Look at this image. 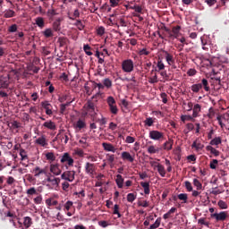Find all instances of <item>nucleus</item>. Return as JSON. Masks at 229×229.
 <instances>
[{
    "instance_id": "24",
    "label": "nucleus",
    "mask_w": 229,
    "mask_h": 229,
    "mask_svg": "<svg viewBox=\"0 0 229 229\" xmlns=\"http://www.w3.org/2000/svg\"><path fill=\"white\" fill-rule=\"evenodd\" d=\"M61 22H62V19L58 18L56 19L54 23H53V29L55 31H60L61 30Z\"/></svg>"
},
{
    "instance_id": "42",
    "label": "nucleus",
    "mask_w": 229,
    "mask_h": 229,
    "mask_svg": "<svg viewBox=\"0 0 229 229\" xmlns=\"http://www.w3.org/2000/svg\"><path fill=\"white\" fill-rule=\"evenodd\" d=\"M42 34L46 38H50V37H53V30L51 29H46Z\"/></svg>"
},
{
    "instance_id": "22",
    "label": "nucleus",
    "mask_w": 229,
    "mask_h": 229,
    "mask_svg": "<svg viewBox=\"0 0 229 229\" xmlns=\"http://www.w3.org/2000/svg\"><path fill=\"white\" fill-rule=\"evenodd\" d=\"M199 112H201V106L199 104H196L193 106V113L192 115L193 117H199Z\"/></svg>"
},
{
    "instance_id": "23",
    "label": "nucleus",
    "mask_w": 229,
    "mask_h": 229,
    "mask_svg": "<svg viewBox=\"0 0 229 229\" xmlns=\"http://www.w3.org/2000/svg\"><path fill=\"white\" fill-rule=\"evenodd\" d=\"M33 225V220L30 216L23 217V225L25 228H30Z\"/></svg>"
},
{
    "instance_id": "63",
    "label": "nucleus",
    "mask_w": 229,
    "mask_h": 229,
    "mask_svg": "<svg viewBox=\"0 0 229 229\" xmlns=\"http://www.w3.org/2000/svg\"><path fill=\"white\" fill-rule=\"evenodd\" d=\"M72 205H74L72 201L71 200L66 201L64 204L65 210H68V211L71 210V208L72 207Z\"/></svg>"
},
{
    "instance_id": "33",
    "label": "nucleus",
    "mask_w": 229,
    "mask_h": 229,
    "mask_svg": "<svg viewBox=\"0 0 229 229\" xmlns=\"http://www.w3.org/2000/svg\"><path fill=\"white\" fill-rule=\"evenodd\" d=\"M143 123H144L145 126L151 127L153 124H155V118L148 117L145 119V121Z\"/></svg>"
},
{
    "instance_id": "21",
    "label": "nucleus",
    "mask_w": 229,
    "mask_h": 229,
    "mask_svg": "<svg viewBox=\"0 0 229 229\" xmlns=\"http://www.w3.org/2000/svg\"><path fill=\"white\" fill-rule=\"evenodd\" d=\"M116 185L119 189H123V185H124V179L123 178V175L121 174H117L116 175Z\"/></svg>"
},
{
    "instance_id": "49",
    "label": "nucleus",
    "mask_w": 229,
    "mask_h": 229,
    "mask_svg": "<svg viewBox=\"0 0 229 229\" xmlns=\"http://www.w3.org/2000/svg\"><path fill=\"white\" fill-rule=\"evenodd\" d=\"M106 160L109 164H114L115 162V155L114 154H106Z\"/></svg>"
},
{
    "instance_id": "41",
    "label": "nucleus",
    "mask_w": 229,
    "mask_h": 229,
    "mask_svg": "<svg viewBox=\"0 0 229 229\" xmlns=\"http://www.w3.org/2000/svg\"><path fill=\"white\" fill-rule=\"evenodd\" d=\"M47 160H50V162H55L56 160V157L55 156V153L48 152L46 154Z\"/></svg>"
},
{
    "instance_id": "56",
    "label": "nucleus",
    "mask_w": 229,
    "mask_h": 229,
    "mask_svg": "<svg viewBox=\"0 0 229 229\" xmlns=\"http://www.w3.org/2000/svg\"><path fill=\"white\" fill-rule=\"evenodd\" d=\"M217 205H218V207H219L220 208H222V209H226V208H228V204H226V202H225V200H219V201L217 202Z\"/></svg>"
},
{
    "instance_id": "40",
    "label": "nucleus",
    "mask_w": 229,
    "mask_h": 229,
    "mask_svg": "<svg viewBox=\"0 0 229 229\" xmlns=\"http://www.w3.org/2000/svg\"><path fill=\"white\" fill-rule=\"evenodd\" d=\"M178 199H180L181 201H183V203H187V199H189V195H187V193H180L177 196Z\"/></svg>"
},
{
    "instance_id": "64",
    "label": "nucleus",
    "mask_w": 229,
    "mask_h": 229,
    "mask_svg": "<svg viewBox=\"0 0 229 229\" xmlns=\"http://www.w3.org/2000/svg\"><path fill=\"white\" fill-rule=\"evenodd\" d=\"M47 15L50 18L55 17V15H56V11H55V9H48Z\"/></svg>"
},
{
    "instance_id": "17",
    "label": "nucleus",
    "mask_w": 229,
    "mask_h": 229,
    "mask_svg": "<svg viewBox=\"0 0 229 229\" xmlns=\"http://www.w3.org/2000/svg\"><path fill=\"white\" fill-rule=\"evenodd\" d=\"M87 126V123H85V121L79 119L74 124H73V128L75 130H83V128H85Z\"/></svg>"
},
{
    "instance_id": "59",
    "label": "nucleus",
    "mask_w": 229,
    "mask_h": 229,
    "mask_svg": "<svg viewBox=\"0 0 229 229\" xmlns=\"http://www.w3.org/2000/svg\"><path fill=\"white\" fill-rule=\"evenodd\" d=\"M42 195H38L36 198H34L33 201L35 205H41L42 204Z\"/></svg>"
},
{
    "instance_id": "36",
    "label": "nucleus",
    "mask_w": 229,
    "mask_h": 229,
    "mask_svg": "<svg viewBox=\"0 0 229 229\" xmlns=\"http://www.w3.org/2000/svg\"><path fill=\"white\" fill-rule=\"evenodd\" d=\"M194 119H196V117L192 115H187V114H182L181 115V121H182V123H185V121H194Z\"/></svg>"
},
{
    "instance_id": "57",
    "label": "nucleus",
    "mask_w": 229,
    "mask_h": 229,
    "mask_svg": "<svg viewBox=\"0 0 229 229\" xmlns=\"http://www.w3.org/2000/svg\"><path fill=\"white\" fill-rule=\"evenodd\" d=\"M136 196H135V194H133V193H129L128 195H127V201H129V203H133V201H135V199H136Z\"/></svg>"
},
{
    "instance_id": "16",
    "label": "nucleus",
    "mask_w": 229,
    "mask_h": 229,
    "mask_svg": "<svg viewBox=\"0 0 229 229\" xmlns=\"http://www.w3.org/2000/svg\"><path fill=\"white\" fill-rule=\"evenodd\" d=\"M122 159L123 160H128V162H134L135 157H133V156H131V154H130V152L128 151H123L121 154Z\"/></svg>"
},
{
    "instance_id": "19",
    "label": "nucleus",
    "mask_w": 229,
    "mask_h": 229,
    "mask_svg": "<svg viewBox=\"0 0 229 229\" xmlns=\"http://www.w3.org/2000/svg\"><path fill=\"white\" fill-rule=\"evenodd\" d=\"M165 61L168 64V65H174V57L173 55L169 54V52L165 51Z\"/></svg>"
},
{
    "instance_id": "2",
    "label": "nucleus",
    "mask_w": 229,
    "mask_h": 229,
    "mask_svg": "<svg viewBox=\"0 0 229 229\" xmlns=\"http://www.w3.org/2000/svg\"><path fill=\"white\" fill-rule=\"evenodd\" d=\"M203 87L206 92L210 90V87H208V81H207V79H202V83L193 84L191 86V90L192 92L198 93L199 90H201V89H203Z\"/></svg>"
},
{
    "instance_id": "58",
    "label": "nucleus",
    "mask_w": 229,
    "mask_h": 229,
    "mask_svg": "<svg viewBox=\"0 0 229 229\" xmlns=\"http://www.w3.org/2000/svg\"><path fill=\"white\" fill-rule=\"evenodd\" d=\"M179 42H181V45H178L177 49H179V51H182V49H183V45L186 44V43H185V42H186L185 38H181L179 39Z\"/></svg>"
},
{
    "instance_id": "45",
    "label": "nucleus",
    "mask_w": 229,
    "mask_h": 229,
    "mask_svg": "<svg viewBox=\"0 0 229 229\" xmlns=\"http://www.w3.org/2000/svg\"><path fill=\"white\" fill-rule=\"evenodd\" d=\"M109 110L113 115H117L119 109L117 108V104H114L109 107Z\"/></svg>"
},
{
    "instance_id": "39",
    "label": "nucleus",
    "mask_w": 229,
    "mask_h": 229,
    "mask_svg": "<svg viewBox=\"0 0 229 229\" xmlns=\"http://www.w3.org/2000/svg\"><path fill=\"white\" fill-rule=\"evenodd\" d=\"M140 185H141V187H143L145 194H149V192H150L149 182H141Z\"/></svg>"
},
{
    "instance_id": "43",
    "label": "nucleus",
    "mask_w": 229,
    "mask_h": 229,
    "mask_svg": "<svg viewBox=\"0 0 229 229\" xmlns=\"http://www.w3.org/2000/svg\"><path fill=\"white\" fill-rule=\"evenodd\" d=\"M71 182H69V181H64L63 182H62V189H63V191H64L65 192H67L68 191H69V187H71Z\"/></svg>"
},
{
    "instance_id": "14",
    "label": "nucleus",
    "mask_w": 229,
    "mask_h": 229,
    "mask_svg": "<svg viewBox=\"0 0 229 229\" xmlns=\"http://www.w3.org/2000/svg\"><path fill=\"white\" fill-rule=\"evenodd\" d=\"M102 148H104V151H108L110 153H115L117 151V148L112 143H102Z\"/></svg>"
},
{
    "instance_id": "61",
    "label": "nucleus",
    "mask_w": 229,
    "mask_h": 229,
    "mask_svg": "<svg viewBox=\"0 0 229 229\" xmlns=\"http://www.w3.org/2000/svg\"><path fill=\"white\" fill-rule=\"evenodd\" d=\"M60 137L62 142H64V144H67L69 142V136L67 135V133L61 134Z\"/></svg>"
},
{
    "instance_id": "11",
    "label": "nucleus",
    "mask_w": 229,
    "mask_h": 229,
    "mask_svg": "<svg viewBox=\"0 0 229 229\" xmlns=\"http://www.w3.org/2000/svg\"><path fill=\"white\" fill-rule=\"evenodd\" d=\"M151 165H156L160 176L162 178H165V168L160 163H157L156 161H154V162H151Z\"/></svg>"
},
{
    "instance_id": "31",
    "label": "nucleus",
    "mask_w": 229,
    "mask_h": 229,
    "mask_svg": "<svg viewBox=\"0 0 229 229\" xmlns=\"http://www.w3.org/2000/svg\"><path fill=\"white\" fill-rule=\"evenodd\" d=\"M198 224L203 226H207V228H210V222H207L205 217H201L198 220Z\"/></svg>"
},
{
    "instance_id": "13",
    "label": "nucleus",
    "mask_w": 229,
    "mask_h": 229,
    "mask_svg": "<svg viewBox=\"0 0 229 229\" xmlns=\"http://www.w3.org/2000/svg\"><path fill=\"white\" fill-rule=\"evenodd\" d=\"M35 144L41 146V148H46L47 146V139H46V135H41L35 140Z\"/></svg>"
},
{
    "instance_id": "53",
    "label": "nucleus",
    "mask_w": 229,
    "mask_h": 229,
    "mask_svg": "<svg viewBox=\"0 0 229 229\" xmlns=\"http://www.w3.org/2000/svg\"><path fill=\"white\" fill-rule=\"evenodd\" d=\"M103 85L104 87H106V89H110V87H112V81L108 78L104 79Z\"/></svg>"
},
{
    "instance_id": "51",
    "label": "nucleus",
    "mask_w": 229,
    "mask_h": 229,
    "mask_svg": "<svg viewBox=\"0 0 229 229\" xmlns=\"http://www.w3.org/2000/svg\"><path fill=\"white\" fill-rule=\"evenodd\" d=\"M106 101H107V105H108L109 108H110V106H114V105L116 104L115 98H114V97H112V96L108 97Z\"/></svg>"
},
{
    "instance_id": "28",
    "label": "nucleus",
    "mask_w": 229,
    "mask_h": 229,
    "mask_svg": "<svg viewBox=\"0 0 229 229\" xmlns=\"http://www.w3.org/2000/svg\"><path fill=\"white\" fill-rule=\"evenodd\" d=\"M193 185L197 189V191H203V184L198 179H193Z\"/></svg>"
},
{
    "instance_id": "20",
    "label": "nucleus",
    "mask_w": 229,
    "mask_h": 229,
    "mask_svg": "<svg viewBox=\"0 0 229 229\" xmlns=\"http://www.w3.org/2000/svg\"><path fill=\"white\" fill-rule=\"evenodd\" d=\"M160 151H162V148H157L154 145H150L148 147V153H149L150 155L160 153Z\"/></svg>"
},
{
    "instance_id": "32",
    "label": "nucleus",
    "mask_w": 229,
    "mask_h": 229,
    "mask_svg": "<svg viewBox=\"0 0 229 229\" xmlns=\"http://www.w3.org/2000/svg\"><path fill=\"white\" fill-rule=\"evenodd\" d=\"M161 223H162V218L158 217V218H157V220L155 221V223L152 224V225L149 226L148 229H157V228H158V227L160 226Z\"/></svg>"
},
{
    "instance_id": "54",
    "label": "nucleus",
    "mask_w": 229,
    "mask_h": 229,
    "mask_svg": "<svg viewBox=\"0 0 229 229\" xmlns=\"http://www.w3.org/2000/svg\"><path fill=\"white\" fill-rule=\"evenodd\" d=\"M79 143L81 145L82 148H89V143L87 142V138H81L79 140Z\"/></svg>"
},
{
    "instance_id": "4",
    "label": "nucleus",
    "mask_w": 229,
    "mask_h": 229,
    "mask_svg": "<svg viewBox=\"0 0 229 229\" xmlns=\"http://www.w3.org/2000/svg\"><path fill=\"white\" fill-rule=\"evenodd\" d=\"M76 178V171L74 170H68L61 174V180H64V182H70V183H72Z\"/></svg>"
},
{
    "instance_id": "3",
    "label": "nucleus",
    "mask_w": 229,
    "mask_h": 229,
    "mask_svg": "<svg viewBox=\"0 0 229 229\" xmlns=\"http://www.w3.org/2000/svg\"><path fill=\"white\" fill-rule=\"evenodd\" d=\"M182 30V27L177 25L175 27H173L172 30L165 28V31H167L169 38L172 40H174V38H178L182 35L180 31Z\"/></svg>"
},
{
    "instance_id": "44",
    "label": "nucleus",
    "mask_w": 229,
    "mask_h": 229,
    "mask_svg": "<svg viewBox=\"0 0 229 229\" xmlns=\"http://www.w3.org/2000/svg\"><path fill=\"white\" fill-rule=\"evenodd\" d=\"M221 142H222L221 137H216L210 141V144L211 146H219Z\"/></svg>"
},
{
    "instance_id": "48",
    "label": "nucleus",
    "mask_w": 229,
    "mask_h": 229,
    "mask_svg": "<svg viewBox=\"0 0 229 229\" xmlns=\"http://www.w3.org/2000/svg\"><path fill=\"white\" fill-rule=\"evenodd\" d=\"M191 148H194L195 149H197V151H199V149H203L204 146L199 142L194 141L191 145Z\"/></svg>"
},
{
    "instance_id": "9",
    "label": "nucleus",
    "mask_w": 229,
    "mask_h": 229,
    "mask_svg": "<svg viewBox=\"0 0 229 229\" xmlns=\"http://www.w3.org/2000/svg\"><path fill=\"white\" fill-rule=\"evenodd\" d=\"M211 217H214L216 221H226L228 217V213L225 211H222L220 213H213L211 214Z\"/></svg>"
},
{
    "instance_id": "52",
    "label": "nucleus",
    "mask_w": 229,
    "mask_h": 229,
    "mask_svg": "<svg viewBox=\"0 0 229 229\" xmlns=\"http://www.w3.org/2000/svg\"><path fill=\"white\" fill-rule=\"evenodd\" d=\"M184 187L186 188V191H188V192H192L193 188H192V183H191V182L186 181L184 182Z\"/></svg>"
},
{
    "instance_id": "27",
    "label": "nucleus",
    "mask_w": 229,
    "mask_h": 229,
    "mask_svg": "<svg viewBox=\"0 0 229 229\" xmlns=\"http://www.w3.org/2000/svg\"><path fill=\"white\" fill-rule=\"evenodd\" d=\"M35 22L40 28V30H42L44 26H46V23L44 22V18L42 17H37L35 19Z\"/></svg>"
},
{
    "instance_id": "7",
    "label": "nucleus",
    "mask_w": 229,
    "mask_h": 229,
    "mask_svg": "<svg viewBox=\"0 0 229 229\" xmlns=\"http://www.w3.org/2000/svg\"><path fill=\"white\" fill-rule=\"evenodd\" d=\"M96 165L90 162H87L84 165L85 173L88 174V176H90V178H94V175L96 174Z\"/></svg>"
},
{
    "instance_id": "26",
    "label": "nucleus",
    "mask_w": 229,
    "mask_h": 229,
    "mask_svg": "<svg viewBox=\"0 0 229 229\" xmlns=\"http://www.w3.org/2000/svg\"><path fill=\"white\" fill-rule=\"evenodd\" d=\"M163 149L165 151H171L173 149V140H169L163 144Z\"/></svg>"
},
{
    "instance_id": "47",
    "label": "nucleus",
    "mask_w": 229,
    "mask_h": 229,
    "mask_svg": "<svg viewBox=\"0 0 229 229\" xmlns=\"http://www.w3.org/2000/svg\"><path fill=\"white\" fill-rule=\"evenodd\" d=\"M182 106L184 110H186L187 112H191V110H192V102H183Z\"/></svg>"
},
{
    "instance_id": "8",
    "label": "nucleus",
    "mask_w": 229,
    "mask_h": 229,
    "mask_svg": "<svg viewBox=\"0 0 229 229\" xmlns=\"http://www.w3.org/2000/svg\"><path fill=\"white\" fill-rule=\"evenodd\" d=\"M148 137L151 140H160L161 139H164V132L160 131H150Z\"/></svg>"
},
{
    "instance_id": "38",
    "label": "nucleus",
    "mask_w": 229,
    "mask_h": 229,
    "mask_svg": "<svg viewBox=\"0 0 229 229\" xmlns=\"http://www.w3.org/2000/svg\"><path fill=\"white\" fill-rule=\"evenodd\" d=\"M74 26H76L80 31H83V30H85V24H83V22L80 20H76Z\"/></svg>"
},
{
    "instance_id": "35",
    "label": "nucleus",
    "mask_w": 229,
    "mask_h": 229,
    "mask_svg": "<svg viewBox=\"0 0 229 229\" xmlns=\"http://www.w3.org/2000/svg\"><path fill=\"white\" fill-rule=\"evenodd\" d=\"M13 15H15V12L13 10L8 9L4 13V16L5 17V19H10L13 17Z\"/></svg>"
},
{
    "instance_id": "25",
    "label": "nucleus",
    "mask_w": 229,
    "mask_h": 229,
    "mask_svg": "<svg viewBox=\"0 0 229 229\" xmlns=\"http://www.w3.org/2000/svg\"><path fill=\"white\" fill-rule=\"evenodd\" d=\"M206 148H207V151H210V153L212 155H214L215 157H219V155L221 154V152H219V150L216 149L212 146H207Z\"/></svg>"
},
{
    "instance_id": "30",
    "label": "nucleus",
    "mask_w": 229,
    "mask_h": 229,
    "mask_svg": "<svg viewBox=\"0 0 229 229\" xmlns=\"http://www.w3.org/2000/svg\"><path fill=\"white\" fill-rule=\"evenodd\" d=\"M34 173H35L34 176L38 177L40 176V174H46V170L37 166L34 168Z\"/></svg>"
},
{
    "instance_id": "18",
    "label": "nucleus",
    "mask_w": 229,
    "mask_h": 229,
    "mask_svg": "<svg viewBox=\"0 0 229 229\" xmlns=\"http://www.w3.org/2000/svg\"><path fill=\"white\" fill-rule=\"evenodd\" d=\"M44 128H47V130H52L55 131L56 130V124L55 123V122L49 120L43 123Z\"/></svg>"
},
{
    "instance_id": "37",
    "label": "nucleus",
    "mask_w": 229,
    "mask_h": 229,
    "mask_svg": "<svg viewBox=\"0 0 229 229\" xmlns=\"http://www.w3.org/2000/svg\"><path fill=\"white\" fill-rule=\"evenodd\" d=\"M0 85L1 89H6L10 85V81L8 80V78H2Z\"/></svg>"
},
{
    "instance_id": "6",
    "label": "nucleus",
    "mask_w": 229,
    "mask_h": 229,
    "mask_svg": "<svg viewBox=\"0 0 229 229\" xmlns=\"http://www.w3.org/2000/svg\"><path fill=\"white\" fill-rule=\"evenodd\" d=\"M61 164H65L68 167H72L74 165V159L67 152L64 153L61 157Z\"/></svg>"
},
{
    "instance_id": "15",
    "label": "nucleus",
    "mask_w": 229,
    "mask_h": 229,
    "mask_svg": "<svg viewBox=\"0 0 229 229\" xmlns=\"http://www.w3.org/2000/svg\"><path fill=\"white\" fill-rule=\"evenodd\" d=\"M86 108L88 112H90V115H95L96 114V104L89 100L86 104Z\"/></svg>"
},
{
    "instance_id": "5",
    "label": "nucleus",
    "mask_w": 229,
    "mask_h": 229,
    "mask_svg": "<svg viewBox=\"0 0 229 229\" xmlns=\"http://www.w3.org/2000/svg\"><path fill=\"white\" fill-rule=\"evenodd\" d=\"M134 67L135 66L131 59L123 60L122 62V71H123V72H127V73L133 72Z\"/></svg>"
},
{
    "instance_id": "50",
    "label": "nucleus",
    "mask_w": 229,
    "mask_h": 229,
    "mask_svg": "<svg viewBox=\"0 0 229 229\" xmlns=\"http://www.w3.org/2000/svg\"><path fill=\"white\" fill-rule=\"evenodd\" d=\"M27 196H35V194H37V189H35V187H31L30 189L27 190L26 191Z\"/></svg>"
},
{
    "instance_id": "55",
    "label": "nucleus",
    "mask_w": 229,
    "mask_h": 229,
    "mask_svg": "<svg viewBox=\"0 0 229 229\" xmlns=\"http://www.w3.org/2000/svg\"><path fill=\"white\" fill-rule=\"evenodd\" d=\"M83 49H84V53H86L88 56H92V52L90 51V46L84 45Z\"/></svg>"
},
{
    "instance_id": "1",
    "label": "nucleus",
    "mask_w": 229,
    "mask_h": 229,
    "mask_svg": "<svg viewBox=\"0 0 229 229\" xmlns=\"http://www.w3.org/2000/svg\"><path fill=\"white\" fill-rule=\"evenodd\" d=\"M45 182H47L48 183H47V187H48V189H55L57 187H60V182L61 179L60 177H56V175H53L50 174V176H48Z\"/></svg>"
},
{
    "instance_id": "46",
    "label": "nucleus",
    "mask_w": 229,
    "mask_h": 229,
    "mask_svg": "<svg viewBox=\"0 0 229 229\" xmlns=\"http://www.w3.org/2000/svg\"><path fill=\"white\" fill-rule=\"evenodd\" d=\"M20 157L21 160H28V153L26 150H24V148L20 149Z\"/></svg>"
},
{
    "instance_id": "29",
    "label": "nucleus",
    "mask_w": 229,
    "mask_h": 229,
    "mask_svg": "<svg viewBox=\"0 0 229 229\" xmlns=\"http://www.w3.org/2000/svg\"><path fill=\"white\" fill-rule=\"evenodd\" d=\"M95 56L98 58V64H105V54L97 51Z\"/></svg>"
},
{
    "instance_id": "10",
    "label": "nucleus",
    "mask_w": 229,
    "mask_h": 229,
    "mask_svg": "<svg viewBox=\"0 0 229 229\" xmlns=\"http://www.w3.org/2000/svg\"><path fill=\"white\" fill-rule=\"evenodd\" d=\"M50 173L53 176H60L62 174V168H60V165L53 164L50 165Z\"/></svg>"
},
{
    "instance_id": "12",
    "label": "nucleus",
    "mask_w": 229,
    "mask_h": 229,
    "mask_svg": "<svg viewBox=\"0 0 229 229\" xmlns=\"http://www.w3.org/2000/svg\"><path fill=\"white\" fill-rule=\"evenodd\" d=\"M41 106L46 109L47 115H53V106L49 102H41Z\"/></svg>"
},
{
    "instance_id": "34",
    "label": "nucleus",
    "mask_w": 229,
    "mask_h": 229,
    "mask_svg": "<svg viewBox=\"0 0 229 229\" xmlns=\"http://www.w3.org/2000/svg\"><path fill=\"white\" fill-rule=\"evenodd\" d=\"M216 120L218 121V124L221 126V128H224L225 121H226V117L225 115H218L216 117Z\"/></svg>"
},
{
    "instance_id": "60",
    "label": "nucleus",
    "mask_w": 229,
    "mask_h": 229,
    "mask_svg": "<svg viewBox=\"0 0 229 229\" xmlns=\"http://www.w3.org/2000/svg\"><path fill=\"white\" fill-rule=\"evenodd\" d=\"M148 83H158V76L157 73L148 79Z\"/></svg>"
},
{
    "instance_id": "62",
    "label": "nucleus",
    "mask_w": 229,
    "mask_h": 229,
    "mask_svg": "<svg viewBox=\"0 0 229 229\" xmlns=\"http://www.w3.org/2000/svg\"><path fill=\"white\" fill-rule=\"evenodd\" d=\"M113 214L116 215L117 217H121V213L119 212V205L115 204V205L114 206Z\"/></svg>"
}]
</instances>
